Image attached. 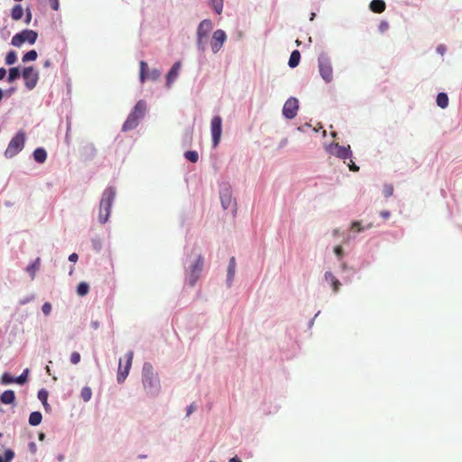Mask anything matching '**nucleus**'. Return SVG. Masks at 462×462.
<instances>
[{
	"label": "nucleus",
	"mask_w": 462,
	"mask_h": 462,
	"mask_svg": "<svg viewBox=\"0 0 462 462\" xmlns=\"http://www.w3.org/2000/svg\"><path fill=\"white\" fill-rule=\"evenodd\" d=\"M42 310L45 316H48L51 311V304L50 302H45L42 307Z\"/></svg>",
	"instance_id": "obj_40"
},
{
	"label": "nucleus",
	"mask_w": 462,
	"mask_h": 462,
	"mask_svg": "<svg viewBox=\"0 0 462 462\" xmlns=\"http://www.w3.org/2000/svg\"><path fill=\"white\" fill-rule=\"evenodd\" d=\"M31 19H32V14L30 11L27 12V14H26V20H25V23H29L31 22Z\"/></svg>",
	"instance_id": "obj_51"
},
{
	"label": "nucleus",
	"mask_w": 462,
	"mask_h": 462,
	"mask_svg": "<svg viewBox=\"0 0 462 462\" xmlns=\"http://www.w3.org/2000/svg\"><path fill=\"white\" fill-rule=\"evenodd\" d=\"M94 327H95L96 328L98 327L97 322H95V323H94Z\"/></svg>",
	"instance_id": "obj_58"
},
{
	"label": "nucleus",
	"mask_w": 462,
	"mask_h": 462,
	"mask_svg": "<svg viewBox=\"0 0 462 462\" xmlns=\"http://www.w3.org/2000/svg\"><path fill=\"white\" fill-rule=\"evenodd\" d=\"M437 51L439 53H440L441 55L444 54L445 51H446V48L445 46L443 45H439L438 48H437Z\"/></svg>",
	"instance_id": "obj_48"
},
{
	"label": "nucleus",
	"mask_w": 462,
	"mask_h": 462,
	"mask_svg": "<svg viewBox=\"0 0 462 462\" xmlns=\"http://www.w3.org/2000/svg\"><path fill=\"white\" fill-rule=\"evenodd\" d=\"M211 5L217 14H220L223 11V0H211Z\"/></svg>",
	"instance_id": "obj_34"
},
{
	"label": "nucleus",
	"mask_w": 462,
	"mask_h": 462,
	"mask_svg": "<svg viewBox=\"0 0 462 462\" xmlns=\"http://www.w3.org/2000/svg\"><path fill=\"white\" fill-rule=\"evenodd\" d=\"M337 234H338V230H337V229H335V230L333 231V235H334V236H337Z\"/></svg>",
	"instance_id": "obj_55"
},
{
	"label": "nucleus",
	"mask_w": 462,
	"mask_h": 462,
	"mask_svg": "<svg viewBox=\"0 0 462 462\" xmlns=\"http://www.w3.org/2000/svg\"><path fill=\"white\" fill-rule=\"evenodd\" d=\"M14 452L11 449H7L5 452L4 462H11V460L14 458Z\"/></svg>",
	"instance_id": "obj_38"
},
{
	"label": "nucleus",
	"mask_w": 462,
	"mask_h": 462,
	"mask_svg": "<svg viewBox=\"0 0 462 462\" xmlns=\"http://www.w3.org/2000/svg\"><path fill=\"white\" fill-rule=\"evenodd\" d=\"M39 439H40L41 440H42V439H44V434H42H42H40Z\"/></svg>",
	"instance_id": "obj_56"
},
{
	"label": "nucleus",
	"mask_w": 462,
	"mask_h": 462,
	"mask_svg": "<svg viewBox=\"0 0 462 462\" xmlns=\"http://www.w3.org/2000/svg\"><path fill=\"white\" fill-rule=\"evenodd\" d=\"M50 3L53 10L59 9V0H50Z\"/></svg>",
	"instance_id": "obj_45"
},
{
	"label": "nucleus",
	"mask_w": 462,
	"mask_h": 462,
	"mask_svg": "<svg viewBox=\"0 0 462 462\" xmlns=\"http://www.w3.org/2000/svg\"><path fill=\"white\" fill-rule=\"evenodd\" d=\"M2 436V434L0 433V437Z\"/></svg>",
	"instance_id": "obj_61"
},
{
	"label": "nucleus",
	"mask_w": 462,
	"mask_h": 462,
	"mask_svg": "<svg viewBox=\"0 0 462 462\" xmlns=\"http://www.w3.org/2000/svg\"><path fill=\"white\" fill-rule=\"evenodd\" d=\"M81 356L79 352H73L70 355V363L73 365H77L80 362Z\"/></svg>",
	"instance_id": "obj_36"
},
{
	"label": "nucleus",
	"mask_w": 462,
	"mask_h": 462,
	"mask_svg": "<svg viewBox=\"0 0 462 462\" xmlns=\"http://www.w3.org/2000/svg\"><path fill=\"white\" fill-rule=\"evenodd\" d=\"M148 65L145 61L140 62V79L142 82H143L145 79H147V70Z\"/></svg>",
	"instance_id": "obj_31"
},
{
	"label": "nucleus",
	"mask_w": 462,
	"mask_h": 462,
	"mask_svg": "<svg viewBox=\"0 0 462 462\" xmlns=\"http://www.w3.org/2000/svg\"><path fill=\"white\" fill-rule=\"evenodd\" d=\"M17 60V54L14 51H10L7 52L6 56H5V63L7 65H13L16 62Z\"/></svg>",
	"instance_id": "obj_29"
},
{
	"label": "nucleus",
	"mask_w": 462,
	"mask_h": 462,
	"mask_svg": "<svg viewBox=\"0 0 462 462\" xmlns=\"http://www.w3.org/2000/svg\"><path fill=\"white\" fill-rule=\"evenodd\" d=\"M226 40V34L223 30L218 29L215 31L210 42L212 51L217 53L223 47Z\"/></svg>",
	"instance_id": "obj_13"
},
{
	"label": "nucleus",
	"mask_w": 462,
	"mask_h": 462,
	"mask_svg": "<svg viewBox=\"0 0 462 462\" xmlns=\"http://www.w3.org/2000/svg\"><path fill=\"white\" fill-rule=\"evenodd\" d=\"M393 193V188L392 185H386L383 189V195L388 198L391 197Z\"/></svg>",
	"instance_id": "obj_41"
},
{
	"label": "nucleus",
	"mask_w": 462,
	"mask_h": 462,
	"mask_svg": "<svg viewBox=\"0 0 462 462\" xmlns=\"http://www.w3.org/2000/svg\"><path fill=\"white\" fill-rule=\"evenodd\" d=\"M143 384L151 394H156L159 391V380L153 373L151 364L145 363L143 367Z\"/></svg>",
	"instance_id": "obj_3"
},
{
	"label": "nucleus",
	"mask_w": 462,
	"mask_h": 462,
	"mask_svg": "<svg viewBox=\"0 0 462 462\" xmlns=\"http://www.w3.org/2000/svg\"><path fill=\"white\" fill-rule=\"evenodd\" d=\"M334 253L336 254V255L338 257V258H341L343 256V248L341 245H337L335 248H334Z\"/></svg>",
	"instance_id": "obj_44"
},
{
	"label": "nucleus",
	"mask_w": 462,
	"mask_h": 462,
	"mask_svg": "<svg viewBox=\"0 0 462 462\" xmlns=\"http://www.w3.org/2000/svg\"><path fill=\"white\" fill-rule=\"evenodd\" d=\"M78 258H79V256H78V254H77L76 253H73V254H71L69 256V260L70 262H74V263L78 261Z\"/></svg>",
	"instance_id": "obj_46"
},
{
	"label": "nucleus",
	"mask_w": 462,
	"mask_h": 462,
	"mask_svg": "<svg viewBox=\"0 0 462 462\" xmlns=\"http://www.w3.org/2000/svg\"><path fill=\"white\" fill-rule=\"evenodd\" d=\"M33 159L39 163H43L47 159V152L43 148H37L33 152Z\"/></svg>",
	"instance_id": "obj_21"
},
{
	"label": "nucleus",
	"mask_w": 462,
	"mask_h": 462,
	"mask_svg": "<svg viewBox=\"0 0 462 462\" xmlns=\"http://www.w3.org/2000/svg\"><path fill=\"white\" fill-rule=\"evenodd\" d=\"M351 228L356 230L357 232H361L363 230V227L359 221H354L351 225Z\"/></svg>",
	"instance_id": "obj_43"
},
{
	"label": "nucleus",
	"mask_w": 462,
	"mask_h": 462,
	"mask_svg": "<svg viewBox=\"0 0 462 462\" xmlns=\"http://www.w3.org/2000/svg\"><path fill=\"white\" fill-rule=\"evenodd\" d=\"M380 27H381V30H383V28H387L388 27V24H387V23H382Z\"/></svg>",
	"instance_id": "obj_53"
},
{
	"label": "nucleus",
	"mask_w": 462,
	"mask_h": 462,
	"mask_svg": "<svg viewBox=\"0 0 462 462\" xmlns=\"http://www.w3.org/2000/svg\"><path fill=\"white\" fill-rule=\"evenodd\" d=\"M134 358L133 351H129L125 354V364L123 365L122 359L119 360V365L117 370V382L122 383L126 379Z\"/></svg>",
	"instance_id": "obj_9"
},
{
	"label": "nucleus",
	"mask_w": 462,
	"mask_h": 462,
	"mask_svg": "<svg viewBox=\"0 0 462 462\" xmlns=\"http://www.w3.org/2000/svg\"><path fill=\"white\" fill-rule=\"evenodd\" d=\"M46 371H47V373H48V374H50V371H51V370H50V367H49V366H46Z\"/></svg>",
	"instance_id": "obj_57"
},
{
	"label": "nucleus",
	"mask_w": 462,
	"mask_h": 462,
	"mask_svg": "<svg viewBox=\"0 0 462 462\" xmlns=\"http://www.w3.org/2000/svg\"><path fill=\"white\" fill-rule=\"evenodd\" d=\"M236 266V258L234 256H232L229 260V264H228V268H227L226 281H227V284L229 287L231 286L234 277H235Z\"/></svg>",
	"instance_id": "obj_18"
},
{
	"label": "nucleus",
	"mask_w": 462,
	"mask_h": 462,
	"mask_svg": "<svg viewBox=\"0 0 462 462\" xmlns=\"http://www.w3.org/2000/svg\"><path fill=\"white\" fill-rule=\"evenodd\" d=\"M25 143V134L23 131L18 132L9 142L8 146L5 152L7 158H12L20 152Z\"/></svg>",
	"instance_id": "obj_6"
},
{
	"label": "nucleus",
	"mask_w": 462,
	"mask_h": 462,
	"mask_svg": "<svg viewBox=\"0 0 462 462\" xmlns=\"http://www.w3.org/2000/svg\"><path fill=\"white\" fill-rule=\"evenodd\" d=\"M329 152L331 154L340 159H343L344 162L347 164L350 171H358L359 167L356 166L352 160V152L349 145L345 147L336 143L330 146Z\"/></svg>",
	"instance_id": "obj_4"
},
{
	"label": "nucleus",
	"mask_w": 462,
	"mask_h": 462,
	"mask_svg": "<svg viewBox=\"0 0 462 462\" xmlns=\"http://www.w3.org/2000/svg\"><path fill=\"white\" fill-rule=\"evenodd\" d=\"M381 217H383V218H388L390 217V212L389 211H382L380 213Z\"/></svg>",
	"instance_id": "obj_50"
},
{
	"label": "nucleus",
	"mask_w": 462,
	"mask_h": 462,
	"mask_svg": "<svg viewBox=\"0 0 462 462\" xmlns=\"http://www.w3.org/2000/svg\"><path fill=\"white\" fill-rule=\"evenodd\" d=\"M115 197L116 189L113 187H108L104 190L99 203L98 220L100 223L105 224L108 220Z\"/></svg>",
	"instance_id": "obj_1"
},
{
	"label": "nucleus",
	"mask_w": 462,
	"mask_h": 462,
	"mask_svg": "<svg viewBox=\"0 0 462 462\" xmlns=\"http://www.w3.org/2000/svg\"><path fill=\"white\" fill-rule=\"evenodd\" d=\"M213 29V23L209 19H205L198 26L197 29V46L199 50L204 51L206 49V40L209 32Z\"/></svg>",
	"instance_id": "obj_5"
},
{
	"label": "nucleus",
	"mask_w": 462,
	"mask_h": 462,
	"mask_svg": "<svg viewBox=\"0 0 462 462\" xmlns=\"http://www.w3.org/2000/svg\"><path fill=\"white\" fill-rule=\"evenodd\" d=\"M80 397L84 402H88L92 397V390L88 386H85L81 389Z\"/></svg>",
	"instance_id": "obj_28"
},
{
	"label": "nucleus",
	"mask_w": 462,
	"mask_h": 462,
	"mask_svg": "<svg viewBox=\"0 0 462 462\" xmlns=\"http://www.w3.org/2000/svg\"><path fill=\"white\" fill-rule=\"evenodd\" d=\"M145 111L146 103L143 100H139L124 123L122 130L126 132L135 128L138 125L139 121L143 117Z\"/></svg>",
	"instance_id": "obj_2"
},
{
	"label": "nucleus",
	"mask_w": 462,
	"mask_h": 462,
	"mask_svg": "<svg viewBox=\"0 0 462 462\" xmlns=\"http://www.w3.org/2000/svg\"><path fill=\"white\" fill-rule=\"evenodd\" d=\"M3 96H4V92L3 90L0 88V101L2 100L3 98Z\"/></svg>",
	"instance_id": "obj_54"
},
{
	"label": "nucleus",
	"mask_w": 462,
	"mask_h": 462,
	"mask_svg": "<svg viewBox=\"0 0 462 462\" xmlns=\"http://www.w3.org/2000/svg\"><path fill=\"white\" fill-rule=\"evenodd\" d=\"M0 462H4V459L2 458L1 456H0Z\"/></svg>",
	"instance_id": "obj_60"
},
{
	"label": "nucleus",
	"mask_w": 462,
	"mask_h": 462,
	"mask_svg": "<svg viewBox=\"0 0 462 462\" xmlns=\"http://www.w3.org/2000/svg\"><path fill=\"white\" fill-rule=\"evenodd\" d=\"M38 37V33L32 30H23L21 32L16 33L13 36L11 40V44L15 47H20L24 42H29L30 44H33Z\"/></svg>",
	"instance_id": "obj_8"
},
{
	"label": "nucleus",
	"mask_w": 462,
	"mask_h": 462,
	"mask_svg": "<svg viewBox=\"0 0 462 462\" xmlns=\"http://www.w3.org/2000/svg\"><path fill=\"white\" fill-rule=\"evenodd\" d=\"M300 60V53L299 51L295 50L291 52L288 64L291 68H295L299 65Z\"/></svg>",
	"instance_id": "obj_22"
},
{
	"label": "nucleus",
	"mask_w": 462,
	"mask_h": 462,
	"mask_svg": "<svg viewBox=\"0 0 462 462\" xmlns=\"http://www.w3.org/2000/svg\"><path fill=\"white\" fill-rule=\"evenodd\" d=\"M23 79L24 80L25 87L32 90L37 85L39 79V74L32 67H26L22 72Z\"/></svg>",
	"instance_id": "obj_11"
},
{
	"label": "nucleus",
	"mask_w": 462,
	"mask_h": 462,
	"mask_svg": "<svg viewBox=\"0 0 462 462\" xmlns=\"http://www.w3.org/2000/svg\"><path fill=\"white\" fill-rule=\"evenodd\" d=\"M21 73H20V69L16 67H14V68H11L9 69V74H8V78H7V80L8 82H14L15 79H17L19 77H20Z\"/></svg>",
	"instance_id": "obj_26"
},
{
	"label": "nucleus",
	"mask_w": 462,
	"mask_h": 462,
	"mask_svg": "<svg viewBox=\"0 0 462 462\" xmlns=\"http://www.w3.org/2000/svg\"><path fill=\"white\" fill-rule=\"evenodd\" d=\"M89 285L87 282H80L77 287V293L79 296H85L88 293Z\"/></svg>",
	"instance_id": "obj_27"
},
{
	"label": "nucleus",
	"mask_w": 462,
	"mask_h": 462,
	"mask_svg": "<svg viewBox=\"0 0 462 462\" xmlns=\"http://www.w3.org/2000/svg\"><path fill=\"white\" fill-rule=\"evenodd\" d=\"M44 65L47 67L50 65V62L47 60Z\"/></svg>",
	"instance_id": "obj_59"
},
{
	"label": "nucleus",
	"mask_w": 462,
	"mask_h": 462,
	"mask_svg": "<svg viewBox=\"0 0 462 462\" xmlns=\"http://www.w3.org/2000/svg\"><path fill=\"white\" fill-rule=\"evenodd\" d=\"M204 260L201 255H199L195 263L189 267V273L187 275V281L190 286H194L198 279L199 278L202 271Z\"/></svg>",
	"instance_id": "obj_10"
},
{
	"label": "nucleus",
	"mask_w": 462,
	"mask_h": 462,
	"mask_svg": "<svg viewBox=\"0 0 462 462\" xmlns=\"http://www.w3.org/2000/svg\"><path fill=\"white\" fill-rule=\"evenodd\" d=\"M299 109V102L295 97L289 98L282 108L283 116L288 119H292L297 116Z\"/></svg>",
	"instance_id": "obj_14"
},
{
	"label": "nucleus",
	"mask_w": 462,
	"mask_h": 462,
	"mask_svg": "<svg viewBox=\"0 0 462 462\" xmlns=\"http://www.w3.org/2000/svg\"><path fill=\"white\" fill-rule=\"evenodd\" d=\"M437 105L440 108H446L448 106V97L446 93H439L437 96Z\"/></svg>",
	"instance_id": "obj_23"
},
{
	"label": "nucleus",
	"mask_w": 462,
	"mask_h": 462,
	"mask_svg": "<svg viewBox=\"0 0 462 462\" xmlns=\"http://www.w3.org/2000/svg\"><path fill=\"white\" fill-rule=\"evenodd\" d=\"M181 63L180 61H177L173 64L170 71L166 76V85L167 87H171V83L177 79L179 75V71L180 69Z\"/></svg>",
	"instance_id": "obj_16"
},
{
	"label": "nucleus",
	"mask_w": 462,
	"mask_h": 462,
	"mask_svg": "<svg viewBox=\"0 0 462 462\" xmlns=\"http://www.w3.org/2000/svg\"><path fill=\"white\" fill-rule=\"evenodd\" d=\"M220 200L224 209H227L233 205L232 194L228 187H226L221 190Z\"/></svg>",
	"instance_id": "obj_15"
},
{
	"label": "nucleus",
	"mask_w": 462,
	"mask_h": 462,
	"mask_svg": "<svg viewBox=\"0 0 462 462\" xmlns=\"http://www.w3.org/2000/svg\"><path fill=\"white\" fill-rule=\"evenodd\" d=\"M5 74H6L5 69V68H0V80L5 78Z\"/></svg>",
	"instance_id": "obj_49"
},
{
	"label": "nucleus",
	"mask_w": 462,
	"mask_h": 462,
	"mask_svg": "<svg viewBox=\"0 0 462 462\" xmlns=\"http://www.w3.org/2000/svg\"><path fill=\"white\" fill-rule=\"evenodd\" d=\"M369 7L375 14H382L385 10V3L383 0H372Z\"/></svg>",
	"instance_id": "obj_19"
},
{
	"label": "nucleus",
	"mask_w": 462,
	"mask_h": 462,
	"mask_svg": "<svg viewBox=\"0 0 462 462\" xmlns=\"http://www.w3.org/2000/svg\"><path fill=\"white\" fill-rule=\"evenodd\" d=\"M229 462H241L240 458L237 457H232Z\"/></svg>",
	"instance_id": "obj_52"
},
{
	"label": "nucleus",
	"mask_w": 462,
	"mask_h": 462,
	"mask_svg": "<svg viewBox=\"0 0 462 462\" xmlns=\"http://www.w3.org/2000/svg\"><path fill=\"white\" fill-rule=\"evenodd\" d=\"M37 57H38L37 51L35 50H32V51L26 52L23 56V62L32 61V60H35L37 59Z\"/></svg>",
	"instance_id": "obj_30"
},
{
	"label": "nucleus",
	"mask_w": 462,
	"mask_h": 462,
	"mask_svg": "<svg viewBox=\"0 0 462 462\" xmlns=\"http://www.w3.org/2000/svg\"><path fill=\"white\" fill-rule=\"evenodd\" d=\"M161 73L158 69H153L149 75L147 74V79H152V80H156L159 79Z\"/></svg>",
	"instance_id": "obj_42"
},
{
	"label": "nucleus",
	"mask_w": 462,
	"mask_h": 462,
	"mask_svg": "<svg viewBox=\"0 0 462 462\" xmlns=\"http://www.w3.org/2000/svg\"><path fill=\"white\" fill-rule=\"evenodd\" d=\"M1 380L3 382V383H14V378L12 377L9 374L7 373H5L2 377H1Z\"/></svg>",
	"instance_id": "obj_37"
},
{
	"label": "nucleus",
	"mask_w": 462,
	"mask_h": 462,
	"mask_svg": "<svg viewBox=\"0 0 462 462\" xmlns=\"http://www.w3.org/2000/svg\"><path fill=\"white\" fill-rule=\"evenodd\" d=\"M42 416L40 411H33L29 416V423L32 426H37L42 422Z\"/></svg>",
	"instance_id": "obj_24"
},
{
	"label": "nucleus",
	"mask_w": 462,
	"mask_h": 462,
	"mask_svg": "<svg viewBox=\"0 0 462 462\" xmlns=\"http://www.w3.org/2000/svg\"><path fill=\"white\" fill-rule=\"evenodd\" d=\"M27 374H28V369H25L20 376H18L17 378L14 379V382L19 384L24 383L27 381Z\"/></svg>",
	"instance_id": "obj_35"
},
{
	"label": "nucleus",
	"mask_w": 462,
	"mask_h": 462,
	"mask_svg": "<svg viewBox=\"0 0 462 462\" xmlns=\"http://www.w3.org/2000/svg\"><path fill=\"white\" fill-rule=\"evenodd\" d=\"M319 69L321 78L327 82L329 83L333 79V68L331 64L330 59L327 54H320L319 57Z\"/></svg>",
	"instance_id": "obj_7"
},
{
	"label": "nucleus",
	"mask_w": 462,
	"mask_h": 462,
	"mask_svg": "<svg viewBox=\"0 0 462 462\" xmlns=\"http://www.w3.org/2000/svg\"><path fill=\"white\" fill-rule=\"evenodd\" d=\"M40 265V258H37L33 263L29 265L27 267V272L31 274L32 278L34 277L36 270L39 268Z\"/></svg>",
	"instance_id": "obj_33"
},
{
	"label": "nucleus",
	"mask_w": 462,
	"mask_h": 462,
	"mask_svg": "<svg viewBox=\"0 0 462 462\" xmlns=\"http://www.w3.org/2000/svg\"><path fill=\"white\" fill-rule=\"evenodd\" d=\"M324 277L325 281L332 287L333 291L337 293L341 286L338 279L331 272H326Z\"/></svg>",
	"instance_id": "obj_17"
},
{
	"label": "nucleus",
	"mask_w": 462,
	"mask_h": 462,
	"mask_svg": "<svg viewBox=\"0 0 462 462\" xmlns=\"http://www.w3.org/2000/svg\"><path fill=\"white\" fill-rule=\"evenodd\" d=\"M47 397H48V393L46 391H43V390H41L39 393H38V398L42 402V403L44 405L47 404Z\"/></svg>",
	"instance_id": "obj_39"
},
{
	"label": "nucleus",
	"mask_w": 462,
	"mask_h": 462,
	"mask_svg": "<svg viewBox=\"0 0 462 462\" xmlns=\"http://www.w3.org/2000/svg\"><path fill=\"white\" fill-rule=\"evenodd\" d=\"M195 410V405L190 404L187 409V416L190 415Z\"/></svg>",
	"instance_id": "obj_47"
},
{
	"label": "nucleus",
	"mask_w": 462,
	"mask_h": 462,
	"mask_svg": "<svg viewBox=\"0 0 462 462\" xmlns=\"http://www.w3.org/2000/svg\"><path fill=\"white\" fill-rule=\"evenodd\" d=\"M23 15V9L20 5H16L13 7L11 16L14 20L18 21Z\"/></svg>",
	"instance_id": "obj_25"
},
{
	"label": "nucleus",
	"mask_w": 462,
	"mask_h": 462,
	"mask_svg": "<svg viewBox=\"0 0 462 462\" xmlns=\"http://www.w3.org/2000/svg\"><path fill=\"white\" fill-rule=\"evenodd\" d=\"M222 134V119L219 116H216L211 120V134L213 146H217Z\"/></svg>",
	"instance_id": "obj_12"
},
{
	"label": "nucleus",
	"mask_w": 462,
	"mask_h": 462,
	"mask_svg": "<svg viewBox=\"0 0 462 462\" xmlns=\"http://www.w3.org/2000/svg\"><path fill=\"white\" fill-rule=\"evenodd\" d=\"M184 156L188 161L194 163L199 161V154L196 151H188L184 153Z\"/></svg>",
	"instance_id": "obj_32"
},
{
	"label": "nucleus",
	"mask_w": 462,
	"mask_h": 462,
	"mask_svg": "<svg viewBox=\"0 0 462 462\" xmlns=\"http://www.w3.org/2000/svg\"><path fill=\"white\" fill-rule=\"evenodd\" d=\"M0 400L5 404H11V403H13L14 402V400H15L14 392L12 391V390L5 391L1 394Z\"/></svg>",
	"instance_id": "obj_20"
}]
</instances>
